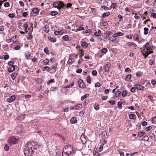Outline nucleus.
Masks as SVG:
<instances>
[{"instance_id":"obj_1","label":"nucleus","mask_w":156,"mask_h":156,"mask_svg":"<svg viewBox=\"0 0 156 156\" xmlns=\"http://www.w3.org/2000/svg\"><path fill=\"white\" fill-rule=\"evenodd\" d=\"M39 147L37 143L34 142H28L25 145L24 149L25 156H33L34 150H36Z\"/></svg>"},{"instance_id":"obj_2","label":"nucleus","mask_w":156,"mask_h":156,"mask_svg":"<svg viewBox=\"0 0 156 156\" xmlns=\"http://www.w3.org/2000/svg\"><path fill=\"white\" fill-rule=\"evenodd\" d=\"M73 151V147L71 145L66 146L62 153V156H69Z\"/></svg>"},{"instance_id":"obj_3","label":"nucleus","mask_w":156,"mask_h":156,"mask_svg":"<svg viewBox=\"0 0 156 156\" xmlns=\"http://www.w3.org/2000/svg\"><path fill=\"white\" fill-rule=\"evenodd\" d=\"M53 5L54 7L57 8L59 10L66 6V5L62 1L55 2L53 3Z\"/></svg>"},{"instance_id":"obj_4","label":"nucleus","mask_w":156,"mask_h":156,"mask_svg":"<svg viewBox=\"0 0 156 156\" xmlns=\"http://www.w3.org/2000/svg\"><path fill=\"white\" fill-rule=\"evenodd\" d=\"M16 138L14 136L10 137L8 140V143L11 146L16 144Z\"/></svg>"},{"instance_id":"obj_5","label":"nucleus","mask_w":156,"mask_h":156,"mask_svg":"<svg viewBox=\"0 0 156 156\" xmlns=\"http://www.w3.org/2000/svg\"><path fill=\"white\" fill-rule=\"evenodd\" d=\"M78 84H79V87L81 88H84L86 87V85L85 83L83 81V80L80 79L78 82Z\"/></svg>"},{"instance_id":"obj_6","label":"nucleus","mask_w":156,"mask_h":156,"mask_svg":"<svg viewBox=\"0 0 156 156\" xmlns=\"http://www.w3.org/2000/svg\"><path fill=\"white\" fill-rule=\"evenodd\" d=\"M57 65V64L56 65H54L51 66V68L50 69L51 71L49 72L50 73L53 74L56 72V71Z\"/></svg>"},{"instance_id":"obj_7","label":"nucleus","mask_w":156,"mask_h":156,"mask_svg":"<svg viewBox=\"0 0 156 156\" xmlns=\"http://www.w3.org/2000/svg\"><path fill=\"white\" fill-rule=\"evenodd\" d=\"M111 66V65L110 63L109 62H107L104 67L105 72L107 73H108L109 71V69Z\"/></svg>"},{"instance_id":"obj_8","label":"nucleus","mask_w":156,"mask_h":156,"mask_svg":"<svg viewBox=\"0 0 156 156\" xmlns=\"http://www.w3.org/2000/svg\"><path fill=\"white\" fill-rule=\"evenodd\" d=\"M16 98L15 95H12L10 98L7 99V101L9 103L12 102Z\"/></svg>"},{"instance_id":"obj_9","label":"nucleus","mask_w":156,"mask_h":156,"mask_svg":"<svg viewBox=\"0 0 156 156\" xmlns=\"http://www.w3.org/2000/svg\"><path fill=\"white\" fill-rule=\"evenodd\" d=\"M80 139L82 141L83 143H85L86 142L87 140L86 139V136L84 133H83L82 134Z\"/></svg>"},{"instance_id":"obj_10","label":"nucleus","mask_w":156,"mask_h":156,"mask_svg":"<svg viewBox=\"0 0 156 156\" xmlns=\"http://www.w3.org/2000/svg\"><path fill=\"white\" fill-rule=\"evenodd\" d=\"M23 12V11L22 9H18L16 11V12L17 15L20 17L22 16V14Z\"/></svg>"},{"instance_id":"obj_11","label":"nucleus","mask_w":156,"mask_h":156,"mask_svg":"<svg viewBox=\"0 0 156 156\" xmlns=\"http://www.w3.org/2000/svg\"><path fill=\"white\" fill-rule=\"evenodd\" d=\"M84 39H82L81 42V46L84 48H86L88 46V44L84 41Z\"/></svg>"},{"instance_id":"obj_12","label":"nucleus","mask_w":156,"mask_h":156,"mask_svg":"<svg viewBox=\"0 0 156 156\" xmlns=\"http://www.w3.org/2000/svg\"><path fill=\"white\" fill-rule=\"evenodd\" d=\"M16 129L18 133H22L23 130L22 128L20 126H17Z\"/></svg>"},{"instance_id":"obj_13","label":"nucleus","mask_w":156,"mask_h":156,"mask_svg":"<svg viewBox=\"0 0 156 156\" xmlns=\"http://www.w3.org/2000/svg\"><path fill=\"white\" fill-rule=\"evenodd\" d=\"M69 60L68 61V63L69 64H72L73 62H75V60L72 58V57L69 55Z\"/></svg>"},{"instance_id":"obj_14","label":"nucleus","mask_w":156,"mask_h":156,"mask_svg":"<svg viewBox=\"0 0 156 156\" xmlns=\"http://www.w3.org/2000/svg\"><path fill=\"white\" fill-rule=\"evenodd\" d=\"M70 122L72 124H75L77 122L76 117H72L70 120Z\"/></svg>"},{"instance_id":"obj_15","label":"nucleus","mask_w":156,"mask_h":156,"mask_svg":"<svg viewBox=\"0 0 156 156\" xmlns=\"http://www.w3.org/2000/svg\"><path fill=\"white\" fill-rule=\"evenodd\" d=\"M25 117V115H20L18 116L17 119L19 121H22Z\"/></svg>"},{"instance_id":"obj_16","label":"nucleus","mask_w":156,"mask_h":156,"mask_svg":"<svg viewBox=\"0 0 156 156\" xmlns=\"http://www.w3.org/2000/svg\"><path fill=\"white\" fill-rule=\"evenodd\" d=\"M124 34L122 32H119L117 33H115L114 35L112 36V37H117L119 36H122Z\"/></svg>"},{"instance_id":"obj_17","label":"nucleus","mask_w":156,"mask_h":156,"mask_svg":"<svg viewBox=\"0 0 156 156\" xmlns=\"http://www.w3.org/2000/svg\"><path fill=\"white\" fill-rule=\"evenodd\" d=\"M48 39L49 41L53 43H55L56 41V39L55 38H53L51 36L48 37Z\"/></svg>"},{"instance_id":"obj_18","label":"nucleus","mask_w":156,"mask_h":156,"mask_svg":"<svg viewBox=\"0 0 156 156\" xmlns=\"http://www.w3.org/2000/svg\"><path fill=\"white\" fill-rule=\"evenodd\" d=\"M49 27L48 25H46L44 27V29L46 33H48L49 31Z\"/></svg>"},{"instance_id":"obj_19","label":"nucleus","mask_w":156,"mask_h":156,"mask_svg":"<svg viewBox=\"0 0 156 156\" xmlns=\"http://www.w3.org/2000/svg\"><path fill=\"white\" fill-rule=\"evenodd\" d=\"M25 54L26 57V58L27 59H29V57H30V56H31V53L29 51H27L25 52Z\"/></svg>"},{"instance_id":"obj_20","label":"nucleus","mask_w":156,"mask_h":156,"mask_svg":"<svg viewBox=\"0 0 156 156\" xmlns=\"http://www.w3.org/2000/svg\"><path fill=\"white\" fill-rule=\"evenodd\" d=\"M90 9L91 10V12L93 13V14L94 15H97L98 14L97 12V10L96 9L94 8H91Z\"/></svg>"},{"instance_id":"obj_21","label":"nucleus","mask_w":156,"mask_h":156,"mask_svg":"<svg viewBox=\"0 0 156 156\" xmlns=\"http://www.w3.org/2000/svg\"><path fill=\"white\" fill-rule=\"evenodd\" d=\"M62 39L66 41H70L69 40V38L68 35H65L62 37Z\"/></svg>"},{"instance_id":"obj_22","label":"nucleus","mask_w":156,"mask_h":156,"mask_svg":"<svg viewBox=\"0 0 156 156\" xmlns=\"http://www.w3.org/2000/svg\"><path fill=\"white\" fill-rule=\"evenodd\" d=\"M131 77V74H129L127 75L125 77V80L127 81H130Z\"/></svg>"},{"instance_id":"obj_23","label":"nucleus","mask_w":156,"mask_h":156,"mask_svg":"<svg viewBox=\"0 0 156 156\" xmlns=\"http://www.w3.org/2000/svg\"><path fill=\"white\" fill-rule=\"evenodd\" d=\"M93 154L94 156H98L100 155L98 152L97 149L96 148H94V149L93 151Z\"/></svg>"},{"instance_id":"obj_24","label":"nucleus","mask_w":156,"mask_h":156,"mask_svg":"<svg viewBox=\"0 0 156 156\" xmlns=\"http://www.w3.org/2000/svg\"><path fill=\"white\" fill-rule=\"evenodd\" d=\"M150 45L148 42H147L145 45L144 49H145L146 50H150Z\"/></svg>"},{"instance_id":"obj_25","label":"nucleus","mask_w":156,"mask_h":156,"mask_svg":"<svg viewBox=\"0 0 156 156\" xmlns=\"http://www.w3.org/2000/svg\"><path fill=\"white\" fill-rule=\"evenodd\" d=\"M110 14V12H106L104 13L103 14L102 16L103 18H105L108 16H109Z\"/></svg>"},{"instance_id":"obj_26","label":"nucleus","mask_w":156,"mask_h":156,"mask_svg":"<svg viewBox=\"0 0 156 156\" xmlns=\"http://www.w3.org/2000/svg\"><path fill=\"white\" fill-rule=\"evenodd\" d=\"M15 69V66H13L11 67H9L8 69V71L9 73H11Z\"/></svg>"},{"instance_id":"obj_27","label":"nucleus","mask_w":156,"mask_h":156,"mask_svg":"<svg viewBox=\"0 0 156 156\" xmlns=\"http://www.w3.org/2000/svg\"><path fill=\"white\" fill-rule=\"evenodd\" d=\"M32 12L35 14H37L39 12V10L37 8H34L32 9Z\"/></svg>"},{"instance_id":"obj_28","label":"nucleus","mask_w":156,"mask_h":156,"mask_svg":"<svg viewBox=\"0 0 156 156\" xmlns=\"http://www.w3.org/2000/svg\"><path fill=\"white\" fill-rule=\"evenodd\" d=\"M136 88L138 90H141L143 89V87L142 86L140 85L139 84H137L136 85Z\"/></svg>"},{"instance_id":"obj_29","label":"nucleus","mask_w":156,"mask_h":156,"mask_svg":"<svg viewBox=\"0 0 156 156\" xmlns=\"http://www.w3.org/2000/svg\"><path fill=\"white\" fill-rule=\"evenodd\" d=\"M89 96V95L88 94H85L84 95L82 96L81 97V101H82L83 100H84V99L88 97Z\"/></svg>"},{"instance_id":"obj_30","label":"nucleus","mask_w":156,"mask_h":156,"mask_svg":"<svg viewBox=\"0 0 156 156\" xmlns=\"http://www.w3.org/2000/svg\"><path fill=\"white\" fill-rule=\"evenodd\" d=\"M49 62V60L46 58L43 61V64L44 65H47Z\"/></svg>"},{"instance_id":"obj_31","label":"nucleus","mask_w":156,"mask_h":156,"mask_svg":"<svg viewBox=\"0 0 156 156\" xmlns=\"http://www.w3.org/2000/svg\"><path fill=\"white\" fill-rule=\"evenodd\" d=\"M17 75V73H12L11 75V77L12 79L13 80H14Z\"/></svg>"},{"instance_id":"obj_32","label":"nucleus","mask_w":156,"mask_h":156,"mask_svg":"<svg viewBox=\"0 0 156 156\" xmlns=\"http://www.w3.org/2000/svg\"><path fill=\"white\" fill-rule=\"evenodd\" d=\"M82 107V105L81 104H79L76 106V109H80Z\"/></svg>"},{"instance_id":"obj_33","label":"nucleus","mask_w":156,"mask_h":156,"mask_svg":"<svg viewBox=\"0 0 156 156\" xmlns=\"http://www.w3.org/2000/svg\"><path fill=\"white\" fill-rule=\"evenodd\" d=\"M108 50L107 48H103L101 50V53L105 54L107 52Z\"/></svg>"},{"instance_id":"obj_34","label":"nucleus","mask_w":156,"mask_h":156,"mask_svg":"<svg viewBox=\"0 0 156 156\" xmlns=\"http://www.w3.org/2000/svg\"><path fill=\"white\" fill-rule=\"evenodd\" d=\"M144 34L145 35H147L148 33V31L149 30V29L147 27H145L144 28Z\"/></svg>"},{"instance_id":"obj_35","label":"nucleus","mask_w":156,"mask_h":156,"mask_svg":"<svg viewBox=\"0 0 156 156\" xmlns=\"http://www.w3.org/2000/svg\"><path fill=\"white\" fill-rule=\"evenodd\" d=\"M133 38L136 41H137L139 39L138 35L137 34H136L134 35Z\"/></svg>"},{"instance_id":"obj_36","label":"nucleus","mask_w":156,"mask_h":156,"mask_svg":"<svg viewBox=\"0 0 156 156\" xmlns=\"http://www.w3.org/2000/svg\"><path fill=\"white\" fill-rule=\"evenodd\" d=\"M9 45L8 44L5 45L3 46V49L6 51L8 50Z\"/></svg>"},{"instance_id":"obj_37","label":"nucleus","mask_w":156,"mask_h":156,"mask_svg":"<svg viewBox=\"0 0 156 156\" xmlns=\"http://www.w3.org/2000/svg\"><path fill=\"white\" fill-rule=\"evenodd\" d=\"M58 12L56 11H52L51 13V15L52 16H55L58 14Z\"/></svg>"},{"instance_id":"obj_38","label":"nucleus","mask_w":156,"mask_h":156,"mask_svg":"<svg viewBox=\"0 0 156 156\" xmlns=\"http://www.w3.org/2000/svg\"><path fill=\"white\" fill-rule=\"evenodd\" d=\"M101 32V30H99L98 32H96L94 33V35L96 36H99L100 35Z\"/></svg>"},{"instance_id":"obj_39","label":"nucleus","mask_w":156,"mask_h":156,"mask_svg":"<svg viewBox=\"0 0 156 156\" xmlns=\"http://www.w3.org/2000/svg\"><path fill=\"white\" fill-rule=\"evenodd\" d=\"M122 102L121 101H119L118 102L117 105L118 108L119 109H121L122 108Z\"/></svg>"},{"instance_id":"obj_40","label":"nucleus","mask_w":156,"mask_h":156,"mask_svg":"<svg viewBox=\"0 0 156 156\" xmlns=\"http://www.w3.org/2000/svg\"><path fill=\"white\" fill-rule=\"evenodd\" d=\"M136 118L135 114H130L129 115V118L131 119H135Z\"/></svg>"},{"instance_id":"obj_41","label":"nucleus","mask_w":156,"mask_h":156,"mask_svg":"<svg viewBox=\"0 0 156 156\" xmlns=\"http://www.w3.org/2000/svg\"><path fill=\"white\" fill-rule=\"evenodd\" d=\"M87 82L89 83H91V81L90 79V76H87Z\"/></svg>"},{"instance_id":"obj_42","label":"nucleus","mask_w":156,"mask_h":156,"mask_svg":"<svg viewBox=\"0 0 156 156\" xmlns=\"http://www.w3.org/2000/svg\"><path fill=\"white\" fill-rule=\"evenodd\" d=\"M74 84V82H72L70 85H67L64 87L65 88H69L70 87H72L73 86Z\"/></svg>"},{"instance_id":"obj_43","label":"nucleus","mask_w":156,"mask_h":156,"mask_svg":"<svg viewBox=\"0 0 156 156\" xmlns=\"http://www.w3.org/2000/svg\"><path fill=\"white\" fill-rule=\"evenodd\" d=\"M84 30V28L83 27H79L78 28L76 29V32H77L79 31L82 30Z\"/></svg>"},{"instance_id":"obj_44","label":"nucleus","mask_w":156,"mask_h":156,"mask_svg":"<svg viewBox=\"0 0 156 156\" xmlns=\"http://www.w3.org/2000/svg\"><path fill=\"white\" fill-rule=\"evenodd\" d=\"M145 49H144L143 50H142L140 51L142 55H145L147 53V51Z\"/></svg>"},{"instance_id":"obj_45","label":"nucleus","mask_w":156,"mask_h":156,"mask_svg":"<svg viewBox=\"0 0 156 156\" xmlns=\"http://www.w3.org/2000/svg\"><path fill=\"white\" fill-rule=\"evenodd\" d=\"M145 133L144 132L142 131H140L138 133V136L140 137H141L143 135H144L145 134Z\"/></svg>"},{"instance_id":"obj_46","label":"nucleus","mask_w":156,"mask_h":156,"mask_svg":"<svg viewBox=\"0 0 156 156\" xmlns=\"http://www.w3.org/2000/svg\"><path fill=\"white\" fill-rule=\"evenodd\" d=\"M4 148L5 151H8L9 150V146L7 144H5L4 145Z\"/></svg>"},{"instance_id":"obj_47","label":"nucleus","mask_w":156,"mask_h":156,"mask_svg":"<svg viewBox=\"0 0 156 156\" xmlns=\"http://www.w3.org/2000/svg\"><path fill=\"white\" fill-rule=\"evenodd\" d=\"M149 136L152 139H156L155 138V135L152 133H150L149 134Z\"/></svg>"},{"instance_id":"obj_48","label":"nucleus","mask_w":156,"mask_h":156,"mask_svg":"<svg viewBox=\"0 0 156 156\" xmlns=\"http://www.w3.org/2000/svg\"><path fill=\"white\" fill-rule=\"evenodd\" d=\"M118 17L119 19V22H122L123 21V17L122 16H121L120 15H119Z\"/></svg>"},{"instance_id":"obj_49","label":"nucleus","mask_w":156,"mask_h":156,"mask_svg":"<svg viewBox=\"0 0 156 156\" xmlns=\"http://www.w3.org/2000/svg\"><path fill=\"white\" fill-rule=\"evenodd\" d=\"M143 74L140 71H138L136 73V76H140Z\"/></svg>"},{"instance_id":"obj_50","label":"nucleus","mask_w":156,"mask_h":156,"mask_svg":"<svg viewBox=\"0 0 156 156\" xmlns=\"http://www.w3.org/2000/svg\"><path fill=\"white\" fill-rule=\"evenodd\" d=\"M142 140L145 141H148L149 140V138L147 136H145L143 137V139Z\"/></svg>"},{"instance_id":"obj_51","label":"nucleus","mask_w":156,"mask_h":156,"mask_svg":"<svg viewBox=\"0 0 156 156\" xmlns=\"http://www.w3.org/2000/svg\"><path fill=\"white\" fill-rule=\"evenodd\" d=\"M55 82V80L53 79H51L48 81L47 82V84L49 85L51 83H54Z\"/></svg>"},{"instance_id":"obj_52","label":"nucleus","mask_w":156,"mask_h":156,"mask_svg":"<svg viewBox=\"0 0 156 156\" xmlns=\"http://www.w3.org/2000/svg\"><path fill=\"white\" fill-rule=\"evenodd\" d=\"M127 94V93L126 91L125 90H123L122 93V96L123 97H125L126 96Z\"/></svg>"},{"instance_id":"obj_53","label":"nucleus","mask_w":156,"mask_h":156,"mask_svg":"<svg viewBox=\"0 0 156 156\" xmlns=\"http://www.w3.org/2000/svg\"><path fill=\"white\" fill-rule=\"evenodd\" d=\"M44 52L47 54H49V51L48 49V48L47 47H46L44 48Z\"/></svg>"},{"instance_id":"obj_54","label":"nucleus","mask_w":156,"mask_h":156,"mask_svg":"<svg viewBox=\"0 0 156 156\" xmlns=\"http://www.w3.org/2000/svg\"><path fill=\"white\" fill-rule=\"evenodd\" d=\"M121 92L119 90H118L115 94V96L117 97L119 96L121 94Z\"/></svg>"},{"instance_id":"obj_55","label":"nucleus","mask_w":156,"mask_h":156,"mask_svg":"<svg viewBox=\"0 0 156 156\" xmlns=\"http://www.w3.org/2000/svg\"><path fill=\"white\" fill-rule=\"evenodd\" d=\"M125 71L126 72H127L129 73H131V69L128 67L126 68L125 69Z\"/></svg>"},{"instance_id":"obj_56","label":"nucleus","mask_w":156,"mask_h":156,"mask_svg":"<svg viewBox=\"0 0 156 156\" xmlns=\"http://www.w3.org/2000/svg\"><path fill=\"white\" fill-rule=\"evenodd\" d=\"M92 74L94 76H96L97 74V71L96 70H94L92 72Z\"/></svg>"},{"instance_id":"obj_57","label":"nucleus","mask_w":156,"mask_h":156,"mask_svg":"<svg viewBox=\"0 0 156 156\" xmlns=\"http://www.w3.org/2000/svg\"><path fill=\"white\" fill-rule=\"evenodd\" d=\"M4 6L5 7H9L10 5V4L9 2H6L4 4Z\"/></svg>"},{"instance_id":"obj_58","label":"nucleus","mask_w":156,"mask_h":156,"mask_svg":"<svg viewBox=\"0 0 156 156\" xmlns=\"http://www.w3.org/2000/svg\"><path fill=\"white\" fill-rule=\"evenodd\" d=\"M101 85L100 83L99 82H98L95 84V87H99L101 86Z\"/></svg>"},{"instance_id":"obj_59","label":"nucleus","mask_w":156,"mask_h":156,"mask_svg":"<svg viewBox=\"0 0 156 156\" xmlns=\"http://www.w3.org/2000/svg\"><path fill=\"white\" fill-rule=\"evenodd\" d=\"M12 38H11L10 39H6V41L7 42L9 43L10 42H12Z\"/></svg>"},{"instance_id":"obj_60","label":"nucleus","mask_w":156,"mask_h":156,"mask_svg":"<svg viewBox=\"0 0 156 156\" xmlns=\"http://www.w3.org/2000/svg\"><path fill=\"white\" fill-rule=\"evenodd\" d=\"M14 62L12 61H10L8 62V64L11 66L13 65Z\"/></svg>"},{"instance_id":"obj_61","label":"nucleus","mask_w":156,"mask_h":156,"mask_svg":"<svg viewBox=\"0 0 156 156\" xmlns=\"http://www.w3.org/2000/svg\"><path fill=\"white\" fill-rule=\"evenodd\" d=\"M109 103L112 105H114L115 104V101L114 100H110L109 101Z\"/></svg>"},{"instance_id":"obj_62","label":"nucleus","mask_w":156,"mask_h":156,"mask_svg":"<svg viewBox=\"0 0 156 156\" xmlns=\"http://www.w3.org/2000/svg\"><path fill=\"white\" fill-rule=\"evenodd\" d=\"M8 16L11 18H14L15 17V14L14 13L9 14Z\"/></svg>"},{"instance_id":"obj_63","label":"nucleus","mask_w":156,"mask_h":156,"mask_svg":"<svg viewBox=\"0 0 156 156\" xmlns=\"http://www.w3.org/2000/svg\"><path fill=\"white\" fill-rule=\"evenodd\" d=\"M136 90V89L135 87H132L130 89V91L132 93H134L135 91Z\"/></svg>"},{"instance_id":"obj_64","label":"nucleus","mask_w":156,"mask_h":156,"mask_svg":"<svg viewBox=\"0 0 156 156\" xmlns=\"http://www.w3.org/2000/svg\"><path fill=\"white\" fill-rule=\"evenodd\" d=\"M151 16L153 17L154 18L156 19V13H152L151 14Z\"/></svg>"}]
</instances>
